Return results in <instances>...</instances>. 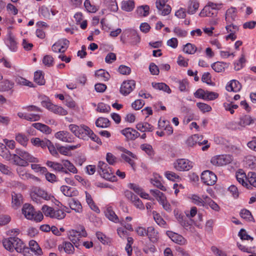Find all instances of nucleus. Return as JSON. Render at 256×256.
<instances>
[{"label": "nucleus", "instance_id": "obj_19", "mask_svg": "<svg viewBox=\"0 0 256 256\" xmlns=\"http://www.w3.org/2000/svg\"><path fill=\"white\" fill-rule=\"evenodd\" d=\"M206 195H202V198H200L198 194H192L189 196V198L190 199L194 204L198 206L206 207Z\"/></svg>", "mask_w": 256, "mask_h": 256}, {"label": "nucleus", "instance_id": "obj_18", "mask_svg": "<svg viewBox=\"0 0 256 256\" xmlns=\"http://www.w3.org/2000/svg\"><path fill=\"white\" fill-rule=\"evenodd\" d=\"M146 236L149 240L154 244L158 242L160 238L158 232L153 226L147 228Z\"/></svg>", "mask_w": 256, "mask_h": 256}, {"label": "nucleus", "instance_id": "obj_61", "mask_svg": "<svg viewBox=\"0 0 256 256\" xmlns=\"http://www.w3.org/2000/svg\"><path fill=\"white\" fill-rule=\"evenodd\" d=\"M54 58L50 55L45 56L42 59V63L48 67L52 66Z\"/></svg>", "mask_w": 256, "mask_h": 256}, {"label": "nucleus", "instance_id": "obj_8", "mask_svg": "<svg viewBox=\"0 0 256 256\" xmlns=\"http://www.w3.org/2000/svg\"><path fill=\"white\" fill-rule=\"evenodd\" d=\"M201 179L202 182L206 185L212 186L216 184L217 177L214 172L207 170L202 172Z\"/></svg>", "mask_w": 256, "mask_h": 256}, {"label": "nucleus", "instance_id": "obj_43", "mask_svg": "<svg viewBox=\"0 0 256 256\" xmlns=\"http://www.w3.org/2000/svg\"><path fill=\"white\" fill-rule=\"evenodd\" d=\"M16 140L18 143L24 146L27 145L28 141V137L24 134L22 133H18L16 134Z\"/></svg>", "mask_w": 256, "mask_h": 256}, {"label": "nucleus", "instance_id": "obj_52", "mask_svg": "<svg viewBox=\"0 0 256 256\" xmlns=\"http://www.w3.org/2000/svg\"><path fill=\"white\" fill-rule=\"evenodd\" d=\"M87 128V130L86 134H85V137L86 136H89L90 138L94 142H96L98 144H102L100 139L96 136L94 132L88 127Z\"/></svg>", "mask_w": 256, "mask_h": 256}, {"label": "nucleus", "instance_id": "obj_16", "mask_svg": "<svg viewBox=\"0 0 256 256\" xmlns=\"http://www.w3.org/2000/svg\"><path fill=\"white\" fill-rule=\"evenodd\" d=\"M166 234L172 240L178 244L184 245L186 244V240L180 234L172 231H168Z\"/></svg>", "mask_w": 256, "mask_h": 256}, {"label": "nucleus", "instance_id": "obj_24", "mask_svg": "<svg viewBox=\"0 0 256 256\" xmlns=\"http://www.w3.org/2000/svg\"><path fill=\"white\" fill-rule=\"evenodd\" d=\"M70 208L76 212L80 213L82 211V207L80 202L74 198L70 200L68 202Z\"/></svg>", "mask_w": 256, "mask_h": 256}, {"label": "nucleus", "instance_id": "obj_56", "mask_svg": "<svg viewBox=\"0 0 256 256\" xmlns=\"http://www.w3.org/2000/svg\"><path fill=\"white\" fill-rule=\"evenodd\" d=\"M240 216L248 221H252L254 218L251 214V212L246 209L242 210L240 212Z\"/></svg>", "mask_w": 256, "mask_h": 256}, {"label": "nucleus", "instance_id": "obj_27", "mask_svg": "<svg viewBox=\"0 0 256 256\" xmlns=\"http://www.w3.org/2000/svg\"><path fill=\"white\" fill-rule=\"evenodd\" d=\"M236 16V9L235 8L231 7L228 8L226 14V20L228 23H232Z\"/></svg>", "mask_w": 256, "mask_h": 256}, {"label": "nucleus", "instance_id": "obj_21", "mask_svg": "<svg viewBox=\"0 0 256 256\" xmlns=\"http://www.w3.org/2000/svg\"><path fill=\"white\" fill-rule=\"evenodd\" d=\"M60 190L64 196L68 197L76 196L78 194V191L75 188L66 186H62Z\"/></svg>", "mask_w": 256, "mask_h": 256}, {"label": "nucleus", "instance_id": "obj_32", "mask_svg": "<svg viewBox=\"0 0 256 256\" xmlns=\"http://www.w3.org/2000/svg\"><path fill=\"white\" fill-rule=\"evenodd\" d=\"M46 165L52 168L54 170L58 172H63L66 174L68 173V172L64 170L62 164L58 162H54L52 161H48L46 163Z\"/></svg>", "mask_w": 256, "mask_h": 256}, {"label": "nucleus", "instance_id": "obj_50", "mask_svg": "<svg viewBox=\"0 0 256 256\" xmlns=\"http://www.w3.org/2000/svg\"><path fill=\"white\" fill-rule=\"evenodd\" d=\"M66 216V214L62 210L56 208L54 210L52 218L62 220Z\"/></svg>", "mask_w": 256, "mask_h": 256}, {"label": "nucleus", "instance_id": "obj_20", "mask_svg": "<svg viewBox=\"0 0 256 256\" xmlns=\"http://www.w3.org/2000/svg\"><path fill=\"white\" fill-rule=\"evenodd\" d=\"M22 213L28 220H32L34 210V207L29 204H25L22 208Z\"/></svg>", "mask_w": 256, "mask_h": 256}, {"label": "nucleus", "instance_id": "obj_39", "mask_svg": "<svg viewBox=\"0 0 256 256\" xmlns=\"http://www.w3.org/2000/svg\"><path fill=\"white\" fill-rule=\"evenodd\" d=\"M150 7L148 5H143L137 8L136 13L140 16H146L148 15Z\"/></svg>", "mask_w": 256, "mask_h": 256}, {"label": "nucleus", "instance_id": "obj_62", "mask_svg": "<svg viewBox=\"0 0 256 256\" xmlns=\"http://www.w3.org/2000/svg\"><path fill=\"white\" fill-rule=\"evenodd\" d=\"M54 208L46 205H44L42 208V212L46 216H50L52 218Z\"/></svg>", "mask_w": 256, "mask_h": 256}, {"label": "nucleus", "instance_id": "obj_15", "mask_svg": "<svg viewBox=\"0 0 256 256\" xmlns=\"http://www.w3.org/2000/svg\"><path fill=\"white\" fill-rule=\"evenodd\" d=\"M121 133L128 140H134L140 136V134L134 129L126 128L121 130Z\"/></svg>", "mask_w": 256, "mask_h": 256}, {"label": "nucleus", "instance_id": "obj_11", "mask_svg": "<svg viewBox=\"0 0 256 256\" xmlns=\"http://www.w3.org/2000/svg\"><path fill=\"white\" fill-rule=\"evenodd\" d=\"M69 44V41L66 38L59 40L52 45V50L54 52H64L68 49Z\"/></svg>", "mask_w": 256, "mask_h": 256}, {"label": "nucleus", "instance_id": "obj_7", "mask_svg": "<svg viewBox=\"0 0 256 256\" xmlns=\"http://www.w3.org/2000/svg\"><path fill=\"white\" fill-rule=\"evenodd\" d=\"M233 157L230 154H223L214 156L210 160L211 163L215 166H222L230 164Z\"/></svg>", "mask_w": 256, "mask_h": 256}, {"label": "nucleus", "instance_id": "obj_48", "mask_svg": "<svg viewBox=\"0 0 256 256\" xmlns=\"http://www.w3.org/2000/svg\"><path fill=\"white\" fill-rule=\"evenodd\" d=\"M205 198H206V207L208 206L212 209L218 212L220 210V206H218V204H216L210 198H209L208 196H206Z\"/></svg>", "mask_w": 256, "mask_h": 256}, {"label": "nucleus", "instance_id": "obj_57", "mask_svg": "<svg viewBox=\"0 0 256 256\" xmlns=\"http://www.w3.org/2000/svg\"><path fill=\"white\" fill-rule=\"evenodd\" d=\"M64 252L68 254H72L74 252V246L70 242H64Z\"/></svg>", "mask_w": 256, "mask_h": 256}, {"label": "nucleus", "instance_id": "obj_51", "mask_svg": "<svg viewBox=\"0 0 256 256\" xmlns=\"http://www.w3.org/2000/svg\"><path fill=\"white\" fill-rule=\"evenodd\" d=\"M62 162V166L66 168L70 172L73 174L77 173V169L69 160H63Z\"/></svg>", "mask_w": 256, "mask_h": 256}, {"label": "nucleus", "instance_id": "obj_36", "mask_svg": "<svg viewBox=\"0 0 256 256\" xmlns=\"http://www.w3.org/2000/svg\"><path fill=\"white\" fill-rule=\"evenodd\" d=\"M34 80L39 85H44L46 81L44 78V74L42 71H36L34 72Z\"/></svg>", "mask_w": 256, "mask_h": 256}, {"label": "nucleus", "instance_id": "obj_26", "mask_svg": "<svg viewBox=\"0 0 256 256\" xmlns=\"http://www.w3.org/2000/svg\"><path fill=\"white\" fill-rule=\"evenodd\" d=\"M256 122V119L252 118L250 116L245 115L240 118L238 124L241 126L244 127L246 126L252 124Z\"/></svg>", "mask_w": 256, "mask_h": 256}, {"label": "nucleus", "instance_id": "obj_49", "mask_svg": "<svg viewBox=\"0 0 256 256\" xmlns=\"http://www.w3.org/2000/svg\"><path fill=\"white\" fill-rule=\"evenodd\" d=\"M197 48L195 45L192 44L190 43L186 44L183 48V51L184 52L190 54H194Z\"/></svg>", "mask_w": 256, "mask_h": 256}, {"label": "nucleus", "instance_id": "obj_46", "mask_svg": "<svg viewBox=\"0 0 256 256\" xmlns=\"http://www.w3.org/2000/svg\"><path fill=\"white\" fill-rule=\"evenodd\" d=\"M227 66V64L224 62H218L212 65V68L216 72H220L224 70L226 67Z\"/></svg>", "mask_w": 256, "mask_h": 256}, {"label": "nucleus", "instance_id": "obj_41", "mask_svg": "<svg viewBox=\"0 0 256 256\" xmlns=\"http://www.w3.org/2000/svg\"><path fill=\"white\" fill-rule=\"evenodd\" d=\"M95 75L96 77L100 78L104 81L108 80L110 78L108 72L102 69L96 70L95 72Z\"/></svg>", "mask_w": 256, "mask_h": 256}, {"label": "nucleus", "instance_id": "obj_47", "mask_svg": "<svg viewBox=\"0 0 256 256\" xmlns=\"http://www.w3.org/2000/svg\"><path fill=\"white\" fill-rule=\"evenodd\" d=\"M14 86V84L10 82L9 80H5L0 82V91H8L11 90Z\"/></svg>", "mask_w": 256, "mask_h": 256}, {"label": "nucleus", "instance_id": "obj_44", "mask_svg": "<svg viewBox=\"0 0 256 256\" xmlns=\"http://www.w3.org/2000/svg\"><path fill=\"white\" fill-rule=\"evenodd\" d=\"M36 194L38 197L42 198L46 200H50L53 198L52 195L49 194L47 192L40 188L36 190Z\"/></svg>", "mask_w": 256, "mask_h": 256}, {"label": "nucleus", "instance_id": "obj_29", "mask_svg": "<svg viewBox=\"0 0 256 256\" xmlns=\"http://www.w3.org/2000/svg\"><path fill=\"white\" fill-rule=\"evenodd\" d=\"M135 6L134 0H123L121 3V8L126 12L132 11Z\"/></svg>", "mask_w": 256, "mask_h": 256}, {"label": "nucleus", "instance_id": "obj_23", "mask_svg": "<svg viewBox=\"0 0 256 256\" xmlns=\"http://www.w3.org/2000/svg\"><path fill=\"white\" fill-rule=\"evenodd\" d=\"M200 4L197 0H190L186 10L187 12L190 14H195L199 8Z\"/></svg>", "mask_w": 256, "mask_h": 256}, {"label": "nucleus", "instance_id": "obj_45", "mask_svg": "<svg viewBox=\"0 0 256 256\" xmlns=\"http://www.w3.org/2000/svg\"><path fill=\"white\" fill-rule=\"evenodd\" d=\"M213 11L210 9V8L206 6L201 10L199 16L201 17L214 16L216 15V14Z\"/></svg>", "mask_w": 256, "mask_h": 256}, {"label": "nucleus", "instance_id": "obj_25", "mask_svg": "<svg viewBox=\"0 0 256 256\" xmlns=\"http://www.w3.org/2000/svg\"><path fill=\"white\" fill-rule=\"evenodd\" d=\"M0 156L6 160H12V154L6 146L0 143Z\"/></svg>", "mask_w": 256, "mask_h": 256}, {"label": "nucleus", "instance_id": "obj_5", "mask_svg": "<svg viewBox=\"0 0 256 256\" xmlns=\"http://www.w3.org/2000/svg\"><path fill=\"white\" fill-rule=\"evenodd\" d=\"M130 37V43L132 45H135L140 42V38L137 32L133 29H128L124 31L120 36V41L122 44L126 43L127 37Z\"/></svg>", "mask_w": 256, "mask_h": 256}, {"label": "nucleus", "instance_id": "obj_17", "mask_svg": "<svg viewBox=\"0 0 256 256\" xmlns=\"http://www.w3.org/2000/svg\"><path fill=\"white\" fill-rule=\"evenodd\" d=\"M55 137L60 140L66 142H73L74 138L67 131H60L55 134Z\"/></svg>", "mask_w": 256, "mask_h": 256}, {"label": "nucleus", "instance_id": "obj_59", "mask_svg": "<svg viewBox=\"0 0 256 256\" xmlns=\"http://www.w3.org/2000/svg\"><path fill=\"white\" fill-rule=\"evenodd\" d=\"M174 32L175 35L179 38H184L188 34V32L184 30H182L179 27H176L174 29Z\"/></svg>", "mask_w": 256, "mask_h": 256}, {"label": "nucleus", "instance_id": "obj_40", "mask_svg": "<svg viewBox=\"0 0 256 256\" xmlns=\"http://www.w3.org/2000/svg\"><path fill=\"white\" fill-rule=\"evenodd\" d=\"M152 86L156 90H163L168 94H170L171 92V90L169 86L164 83H152Z\"/></svg>", "mask_w": 256, "mask_h": 256}, {"label": "nucleus", "instance_id": "obj_30", "mask_svg": "<svg viewBox=\"0 0 256 256\" xmlns=\"http://www.w3.org/2000/svg\"><path fill=\"white\" fill-rule=\"evenodd\" d=\"M85 194L86 202L88 204L90 208L92 210L96 212V213H100V210L98 208L94 202L92 198L91 195L87 192H85Z\"/></svg>", "mask_w": 256, "mask_h": 256}, {"label": "nucleus", "instance_id": "obj_9", "mask_svg": "<svg viewBox=\"0 0 256 256\" xmlns=\"http://www.w3.org/2000/svg\"><path fill=\"white\" fill-rule=\"evenodd\" d=\"M42 103L44 107H46L48 110L56 114L66 116L68 114L67 111L62 106L54 104L50 102L42 101Z\"/></svg>", "mask_w": 256, "mask_h": 256}, {"label": "nucleus", "instance_id": "obj_12", "mask_svg": "<svg viewBox=\"0 0 256 256\" xmlns=\"http://www.w3.org/2000/svg\"><path fill=\"white\" fill-rule=\"evenodd\" d=\"M136 82L134 80L124 81L120 86V92L124 95L126 96L130 94L135 88Z\"/></svg>", "mask_w": 256, "mask_h": 256}, {"label": "nucleus", "instance_id": "obj_33", "mask_svg": "<svg viewBox=\"0 0 256 256\" xmlns=\"http://www.w3.org/2000/svg\"><path fill=\"white\" fill-rule=\"evenodd\" d=\"M32 126L36 130L46 134H50L52 132V130L49 126L42 123H34Z\"/></svg>", "mask_w": 256, "mask_h": 256}, {"label": "nucleus", "instance_id": "obj_53", "mask_svg": "<svg viewBox=\"0 0 256 256\" xmlns=\"http://www.w3.org/2000/svg\"><path fill=\"white\" fill-rule=\"evenodd\" d=\"M16 81V82L20 85L28 86L30 88L34 87V84L32 82H30L21 76L17 78Z\"/></svg>", "mask_w": 256, "mask_h": 256}, {"label": "nucleus", "instance_id": "obj_58", "mask_svg": "<svg viewBox=\"0 0 256 256\" xmlns=\"http://www.w3.org/2000/svg\"><path fill=\"white\" fill-rule=\"evenodd\" d=\"M84 6L87 11L89 12L94 13L98 10V8L94 5L92 4L89 0H85Z\"/></svg>", "mask_w": 256, "mask_h": 256}, {"label": "nucleus", "instance_id": "obj_22", "mask_svg": "<svg viewBox=\"0 0 256 256\" xmlns=\"http://www.w3.org/2000/svg\"><path fill=\"white\" fill-rule=\"evenodd\" d=\"M242 87V84L238 81L233 80L226 86V89L228 91L236 92L241 90Z\"/></svg>", "mask_w": 256, "mask_h": 256}, {"label": "nucleus", "instance_id": "obj_14", "mask_svg": "<svg viewBox=\"0 0 256 256\" xmlns=\"http://www.w3.org/2000/svg\"><path fill=\"white\" fill-rule=\"evenodd\" d=\"M12 206L14 209H18L23 203V197L21 194L13 192L11 194Z\"/></svg>", "mask_w": 256, "mask_h": 256}, {"label": "nucleus", "instance_id": "obj_28", "mask_svg": "<svg viewBox=\"0 0 256 256\" xmlns=\"http://www.w3.org/2000/svg\"><path fill=\"white\" fill-rule=\"evenodd\" d=\"M48 140H40L38 138H31L30 142L35 146L40 147L44 149L46 148V144L48 142Z\"/></svg>", "mask_w": 256, "mask_h": 256}, {"label": "nucleus", "instance_id": "obj_34", "mask_svg": "<svg viewBox=\"0 0 256 256\" xmlns=\"http://www.w3.org/2000/svg\"><path fill=\"white\" fill-rule=\"evenodd\" d=\"M136 128L142 132H152L153 126L148 122H140L136 126Z\"/></svg>", "mask_w": 256, "mask_h": 256}, {"label": "nucleus", "instance_id": "obj_3", "mask_svg": "<svg viewBox=\"0 0 256 256\" xmlns=\"http://www.w3.org/2000/svg\"><path fill=\"white\" fill-rule=\"evenodd\" d=\"M87 233L84 227H82L80 231L72 230L68 232V238L74 244V246L80 249L81 238L87 236Z\"/></svg>", "mask_w": 256, "mask_h": 256}, {"label": "nucleus", "instance_id": "obj_2", "mask_svg": "<svg viewBox=\"0 0 256 256\" xmlns=\"http://www.w3.org/2000/svg\"><path fill=\"white\" fill-rule=\"evenodd\" d=\"M4 247L6 250L13 252L14 250L21 253L25 248L26 244L23 241L17 236H10L4 238L2 240Z\"/></svg>", "mask_w": 256, "mask_h": 256}, {"label": "nucleus", "instance_id": "obj_13", "mask_svg": "<svg viewBox=\"0 0 256 256\" xmlns=\"http://www.w3.org/2000/svg\"><path fill=\"white\" fill-rule=\"evenodd\" d=\"M174 168L180 171L188 170L192 166L190 162L186 159H178L174 164Z\"/></svg>", "mask_w": 256, "mask_h": 256}, {"label": "nucleus", "instance_id": "obj_63", "mask_svg": "<svg viewBox=\"0 0 256 256\" xmlns=\"http://www.w3.org/2000/svg\"><path fill=\"white\" fill-rule=\"evenodd\" d=\"M197 106L202 112H210L212 110V108L208 104L202 102H198L196 104Z\"/></svg>", "mask_w": 256, "mask_h": 256}, {"label": "nucleus", "instance_id": "obj_60", "mask_svg": "<svg viewBox=\"0 0 256 256\" xmlns=\"http://www.w3.org/2000/svg\"><path fill=\"white\" fill-rule=\"evenodd\" d=\"M248 180L251 186L256 187V173L249 172L248 174Z\"/></svg>", "mask_w": 256, "mask_h": 256}, {"label": "nucleus", "instance_id": "obj_10", "mask_svg": "<svg viewBox=\"0 0 256 256\" xmlns=\"http://www.w3.org/2000/svg\"><path fill=\"white\" fill-rule=\"evenodd\" d=\"M69 130L72 132L76 137L84 139L85 134H86L88 126H78L74 124H70L68 126Z\"/></svg>", "mask_w": 256, "mask_h": 256}, {"label": "nucleus", "instance_id": "obj_6", "mask_svg": "<svg viewBox=\"0 0 256 256\" xmlns=\"http://www.w3.org/2000/svg\"><path fill=\"white\" fill-rule=\"evenodd\" d=\"M174 215L178 222L186 230L192 232L194 229L192 224L194 222L192 218L180 214H178V212H176L175 210Z\"/></svg>", "mask_w": 256, "mask_h": 256}, {"label": "nucleus", "instance_id": "obj_38", "mask_svg": "<svg viewBox=\"0 0 256 256\" xmlns=\"http://www.w3.org/2000/svg\"><path fill=\"white\" fill-rule=\"evenodd\" d=\"M110 122L107 118L100 117L96 121V125L97 127L105 128L110 126Z\"/></svg>", "mask_w": 256, "mask_h": 256}, {"label": "nucleus", "instance_id": "obj_55", "mask_svg": "<svg viewBox=\"0 0 256 256\" xmlns=\"http://www.w3.org/2000/svg\"><path fill=\"white\" fill-rule=\"evenodd\" d=\"M110 110V106L102 102L98 104L96 110L100 112L108 113Z\"/></svg>", "mask_w": 256, "mask_h": 256}, {"label": "nucleus", "instance_id": "obj_37", "mask_svg": "<svg viewBox=\"0 0 256 256\" xmlns=\"http://www.w3.org/2000/svg\"><path fill=\"white\" fill-rule=\"evenodd\" d=\"M28 248L30 250L31 252H36L38 254H42V249L35 240H31L30 241L29 247H28Z\"/></svg>", "mask_w": 256, "mask_h": 256}, {"label": "nucleus", "instance_id": "obj_4", "mask_svg": "<svg viewBox=\"0 0 256 256\" xmlns=\"http://www.w3.org/2000/svg\"><path fill=\"white\" fill-rule=\"evenodd\" d=\"M98 171L100 176L106 180L114 182L116 180V177L112 172L110 168L103 162H99L98 165Z\"/></svg>", "mask_w": 256, "mask_h": 256}, {"label": "nucleus", "instance_id": "obj_64", "mask_svg": "<svg viewBox=\"0 0 256 256\" xmlns=\"http://www.w3.org/2000/svg\"><path fill=\"white\" fill-rule=\"evenodd\" d=\"M218 96V94L214 92H208V90H206L204 100H215Z\"/></svg>", "mask_w": 256, "mask_h": 256}, {"label": "nucleus", "instance_id": "obj_1", "mask_svg": "<svg viewBox=\"0 0 256 256\" xmlns=\"http://www.w3.org/2000/svg\"><path fill=\"white\" fill-rule=\"evenodd\" d=\"M16 152L12 154V162L16 165L26 166H28V162L37 163L39 162L38 158L25 150L16 148Z\"/></svg>", "mask_w": 256, "mask_h": 256}, {"label": "nucleus", "instance_id": "obj_31", "mask_svg": "<svg viewBox=\"0 0 256 256\" xmlns=\"http://www.w3.org/2000/svg\"><path fill=\"white\" fill-rule=\"evenodd\" d=\"M121 150L128 155L127 156L126 154H122V158L126 162H128L133 168L134 166V162L129 157V156H131L132 157L134 158V154L130 151L124 148H122Z\"/></svg>", "mask_w": 256, "mask_h": 256}, {"label": "nucleus", "instance_id": "obj_42", "mask_svg": "<svg viewBox=\"0 0 256 256\" xmlns=\"http://www.w3.org/2000/svg\"><path fill=\"white\" fill-rule=\"evenodd\" d=\"M246 164L250 168L256 170V157L248 156L246 158Z\"/></svg>", "mask_w": 256, "mask_h": 256}, {"label": "nucleus", "instance_id": "obj_54", "mask_svg": "<svg viewBox=\"0 0 256 256\" xmlns=\"http://www.w3.org/2000/svg\"><path fill=\"white\" fill-rule=\"evenodd\" d=\"M140 148L144 151L149 156L154 155V151L151 145L148 144H144L140 145Z\"/></svg>", "mask_w": 256, "mask_h": 256}, {"label": "nucleus", "instance_id": "obj_35", "mask_svg": "<svg viewBox=\"0 0 256 256\" xmlns=\"http://www.w3.org/2000/svg\"><path fill=\"white\" fill-rule=\"evenodd\" d=\"M106 216L114 222H118V218L111 207H108L104 211Z\"/></svg>", "mask_w": 256, "mask_h": 256}]
</instances>
